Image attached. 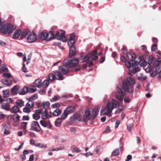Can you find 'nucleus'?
Segmentation results:
<instances>
[{"label":"nucleus","instance_id":"f257e3e1","mask_svg":"<svg viewBox=\"0 0 161 161\" xmlns=\"http://www.w3.org/2000/svg\"><path fill=\"white\" fill-rule=\"evenodd\" d=\"M135 83L134 79L131 77H128L124 81H123V87L122 89L118 87L117 90L119 95H117L115 97L117 99L120 101H122V97L125 95V91L129 93H131L133 91L134 85Z\"/></svg>","mask_w":161,"mask_h":161},{"label":"nucleus","instance_id":"f03ea898","mask_svg":"<svg viewBox=\"0 0 161 161\" xmlns=\"http://www.w3.org/2000/svg\"><path fill=\"white\" fill-rule=\"evenodd\" d=\"M128 58L131 62V67L130 68L128 74L132 75V74H134L140 71V69L138 66L139 63L136 60V56L134 53H128L126 55Z\"/></svg>","mask_w":161,"mask_h":161},{"label":"nucleus","instance_id":"7ed1b4c3","mask_svg":"<svg viewBox=\"0 0 161 161\" xmlns=\"http://www.w3.org/2000/svg\"><path fill=\"white\" fill-rule=\"evenodd\" d=\"M119 102L115 99H113L111 102H108L106 107H103L101 111V114L108 115L111 114L114 108L119 107Z\"/></svg>","mask_w":161,"mask_h":161},{"label":"nucleus","instance_id":"20e7f679","mask_svg":"<svg viewBox=\"0 0 161 161\" xmlns=\"http://www.w3.org/2000/svg\"><path fill=\"white\" fill-rule=\"evenodd\" d=\"M79 63V61L76 58H69L63 61L64 65H67L68 67H73L71 70L72 72H76L80 70L81 67L78 65Z\"/></svg>","mask_w":161,"mask_h":161},{"label":"nucleus","instance_id":"39448f33","mask_svg":"<svg viewBox=\"0 0 161 161\" xmlns=\"http://www.w3.org/2000/svg\"><path fill=\"white\" fill-rule=\"evenodd\" d=\"M100 108L99 106L95 107L92 110V114H91V111L88 109H86L85 111V114L83 117V120L85 121L89 120L92 117L93 119H95L98 115L99 109Z\"/></svg>","mask_w":161,"mask_h":161},{"label":"nucleus","instance_id":"423d86ee","mask_svg":"<svg viewBox=\"0 0 161 161\" xmlns=\"http://www.w3.org/2000/svg\"><path fill=\"white\" fill-rule=\"evenodd\" d=\"M59 71H56L54 72L55 74L57 75L59 80H63V77L62 73L64 75L68 74L69 71V69L67 65H64L63 62V65L58 68Z\"/></svg>","mask_w":161,"mask_h":161},{"label":"nucleus","instance_id":"0eeeda50","mask_svg":"<svg viewBox=\"0 0 161 161\" xmlns=\"http://www.w3.org/2000/svg\"><path fill=\"white\" fill-rule=\"evenodd\" d=\"M60 31L61 32L60 33V31H57L55 35H54L53 31H50L49 34L50 35V38L51 40L56 38L57 39L63 42L66 41L67 39L65 36V31Z\"/></svg>","mask_w":161,"mask_h":161},{"label":"nucleus","instance_id":"6e6552de","mask_svg":"<svg viewBox=\"0 0 161 161\" xmlns=\"http://www.w3.org/2000/svg\"><path fill=\"white\" fill-rule=\"evenodd\" d=\"M148 63L149 64L148 67H149V68L146 69V71H147V70L148 71L152 70L154 71L157 74L160 73V64L158 61L156 60L154 61L152 64V60H149Z\"/></svg>","mask_w":161,"mask_h":161},{"label":"nucleus","instance_id":"1a4fd4ad","mask_svg":"<svg viewBox=\"0 0 161 161\" xmlns=\"http://www.w3.org/2000/svg\"><path fill=\"white\" fill-rule=\"evenodd\" d=\"M15 26L11 24H7L3 26L1 29V32L3 33H8V35L11 34L15 29Z\"/></svg>","mask_w":161,"mask_h":161},{"label":"nucleus","instance_id":"9d476101","mask_svg":"<svg viewBox=\"0 0 161 161\" xmlns=\"http://www.w3.org/2000/svg\"><path fill=\"white\" fill-rule=\"evenodd\" d=\"M30 130L37 132H39L42 130L39 123L36 121H33L31 122Z\"/></svg>","mask_w":161,"mask_h":161},{"label":"nucleus","instance_id":"9b49d317","mask_svg":"<svg viewBox=\"0 0 161 161\" xmlns=\"http://www.w3.org/2000/svg\"><path fill=\"white\" fill-rule=\"evenodd\" d=\"M69 36L70 38L68 42V45L70 47H75V45H74L75 42V33H72L71 34L69 35Z\"/></svg>","mask_w":161,"mask_h":161},{"label":"nucleus","instance_id":"f8f14e48","mask_svg":"<svg viewBox=\"0 0 161 161\" xmlns=\"http://www.w3.org/2000/svg\"><path fill=\"white\" fill-rule=\"evenodd\" d=\"M91 57L90 56L89 54L85 56L83 59H81L82 61H81V63H83L84 62H87V64H88L89 67H91L93 66V62L92 60H88L91 58Z\"/></svg>","mask_w":161,"mask_h":161},{"label":"nucleus","instance_id":"ddd939ff","mask_svg":"<svg viewBox=\"0 0 161 161\" xmlns=\"http://www.w3.org/2000/svg\"><path fill=\"white\" fill-rule=\"evenodd\" d=\"M36 36L33 31L29 35L27 39V42L29 43L33 42L36 41Z\"/></svg>","mask_w":161,"mask_h":161},{"label":"nucleus","instance_id":"4468645a","mask_svg":"<svg viewBox=\"0 0 161 161\" xmlns=\"http://www.w3.org/2000/svg\"><path fill=\"white\" fill-rule=\"evenodd\" d=\"M50 35L49 33H48L46 32H42L40 34V38L42 40H45L47 41L51 40L50 37L48 38V36Z\"/></svg>","mask_w":161,"mask_h":161},{"label":"nucleus","instance_id":"2eb2a0df","mask_svg":"<svg viewBox=\"0 0 161 161\" xmlns=\"http://www.w3.org/2000/svg\"><path fill=\"white\" fill-rule=\"evenodd\" d=\"M120 60L122 62L125 63V64L127 68L130 69L131 68V62L129 60L126 59L124 56H122L121 57Z\"/></svg>","mask_w":161,"mask_h":161},{"label":"nucleus","instance_id":"dca6fc26","mask_svg":"<svg viewBox=\"0 0 161 161\" xmlns=\"http://www.w3.org/2000/svg\"><path fill=\"white\" fill-rule=\"evenodd\" d=\"M1 82L7 86H9L12 84V81L11 80L8 79H3L1 80Z\"/></svg>","mask_w":161,"mask_h":161},{"label":"nucleus","instance_id":"f3484780","mask_svg":"<svg viewBox=\"0 0 161 161\" xmlns=\"http://www.w3.org/2000/svg\"><path fill=\"white\" fill-rule=\"evenodd\" d=\"M12 118L14 121H15V124H14L15 125H17L19 124L18 121L19 120L20 117L17 114H14Z\"/></svg>","mask_w":161,"mask_h":161},{"label":"nucleus","instance_id":"a211bd4d","mask_svg":"<svg viewBox=\"0 0 161 161\" xmlns=\"http://www.w3.org/2000/svg\"><path fill=\"white\" fill-rule=\"evenodd\" d=\"M51 117V115H50L48 114V111L46 109H45L44 112H42V117L43 119H47L48 117L50 118Z\"/></svg>","mask_w":161,"mask_h":161},{"label":"nucleus","instance_id":"6ab92c4d","mask_svg":"<svg viewBox=\"0 0 161 161\" xmlns=\"http://www.w3.org/2000/svg\"><path fill=\"white\" fill-rule=\"evenodd\" d=\"M76 54L75 47H70V49L69 53V56L70 58L75 56Z\"/></svg>","mask_w":161,"mask_h":161},{"label":"nucleus","instance_id":"aec40b11","mask_svg":"<svg viewBox=\"0 0 161 161\" xmlns=\"http://www.w3.org/2000/svg\"><path fill=\"white\" fill-rule=\"evenodd\" d=\"M19 89V86L18 85L14 86L11 90V93L13 95L17 94V92Z\"/></svg>","mask_w":161,"mask_h":161},{"label":"nucleus","instance_id":"412c9836","mask_svg":"<svg viewBox=\"0 0 161 161\" xmlns=\"http://www.w3.org/2000/svg\"><path fill=\"white\" fill-rule=\"evenodd\" d=\"M75 110V107L73 106H69L64 110L68 114L73 113Z\"/></svg>","mask_w":161,"mask_h":161},{"label":"nucleus","instance_id":"4be33fe9","mask_svg":"<svg viewBox=\"0 0 161 161\" xmlns=\"http://www.w3.org/2000/svg\"><path fill=\"white\" fill-rule=\"evenodd\" d=\"M10 110L12 113H14L15 114H17L16 113L18 112H21L20 111L19 108L16 106H14Z\"/></svg>","mask_w":161,"mask_h":161},{"label":"nucleus","instance_id":"5701e85b","mask_svg":"<svg viewBox=\"0 0 161 161\" xmlns=\"http://www.w3.org/2000/svg\"><path fill=\"white\" fill-rule=\"evenodd\" d=\"M2 108L7 111L10 110V105L8 103H3L1 105Z\"/></svg>","mask_w":161,"mask_h":161},{"label":"nucleus","instance_id":"b1692460","mask_svg":"<svg viewBox=\"0 0 161 161\" xmlns=\"http://www.w3.org/2000/svg\"><path fill=\"white\" fill-rule=\"evenodd\" d=\"M21 31L20 29L17 30L14 33L13 38L14 39H16L19 37L20 34L21 33Z\"/></svg>","mask_w":161,"mask_h":161},{"label":"nucleus","instance_id":"393cba45","mask_svg":"<svg viewBox=\"0 0 161 161\" xmlns=\"http://www.w3.org/2000/svg\"><path fill=\"white\" fill-rule=\"evenodd\" d=\"M27 124V123L26 122H22L21 123L20 125L21 128L23 130V132L25 134L26 133V125Z\"/></svg>","mask_w":161,"mask_h":161},{"label":"nucleus","instance_id":"a878e982","mask_svg":"<svg viewBox=\"0 0 161 161\" xmlns=\"http://www.w3.org/2000/svg\"><path fill=\"white\" fill-rule=\"evenodd\" d=\"M34 102L32 101L29 100L28 102L26 104L25 107L30 109L33 108Z\"/></svg>","mask_w":161,"mask_h":161},{"label":"nucleus","instance_id":"bb28decb","mask_svg":"<svg viewBox=\"0 0 161 161\" xmlns=\"http://www.w3.org/2000/svg\"><path fill=\"white\" fill-rule=\"evenodd\" d=\"M28 90V88L26 87H24L20 91L18 92V93L19 95H24L25 94Z\"/></svg>","mask_w":161,"mask_h":161},{"label":"nucleus","instance_id":"cd10ccee","mask_svg":"<svg viewBox=\"0 0 161 161\" xmlns=\"http://www.w3.org/2000/svg\"><path fill=\"white\" fill-rule=\"evenodd\" d=\"M34 84L35 86L36 87H40L42 85V81L41 80L38 79L36 80L34 82Z\"/></svg>","mask_w":161,"mask_h":161},{"label":"nucleus","instance_id":"c85d7f7f","mask_svg":"<svg viewBox=\"0 0 161 161\" xmlns=\"http://www.w3.org/2000/svg\"><path fill=\"white\" fill-rule=\"evenodd\" d=\"M29 31L28 29H25L22 32L21 36V39H23L29 33Z\"/></svg>","mask_w":161,"mask_h":161},{"label":"nucleus","instance_id":"c756f323","mask_svg":"<svg viewBox=\"0 0 161 161\" xmlns=\"http://www.w3.org/2000/svg\"><path fill=\"white\" fill-rule=\"evenodd\" d=\"M16 106L18 108H20L22 107L24 105V102L20 100H18L16 101Z\"/></svg>","mask_w":161,"mask_h":161},{"label":"nucleus","instance_id":"7c9ffc66","mask_svg":"<svg viewBox=\"0 0 161 161\" xmlns=\"http://www.w3.org/2000/svg\"><path fill=\"white\" fill-rule=\"evenodd\" d=\"M147 78L146 76L144 75L143 74H141L140 76L138 77V79L140 81H143L145 80Z\"/></svg>","mask_w":161,"mask_h":161},{"label":"nucleus","instance_id":"2f4dec72","mask_svg":"<svg viewBox=\"0 0 161 161\" xmlns=\"http://www.w3.org/2000/svg\"><path fill=\"white\" fill-rule=\"evenodd\" d=\"M61 113V112L60 109H57L53 112V115L55 116H58Z\"/></svg>","mask_w":161,"mask_h":161},{"label":"nucleus","instance_id":"473e14b6","mask_svg":"<svg viewBox=\"0 0 161 161\" xmlns=\"http://www.w3.org/2000/svg\"><path fill=\"white\" fill-rule=\"evenodd\" d=\"M60 118H58L55 121V125L57 127H59L61 124L62 122Z\"/></svg>","mask_w":161,"mask_h":161},{"label":"nucleus","instance_id":"72a5a7b5","mask_svg":"<svg viewBox=\"0 0 161 161\" xmlns=\"http://www.w3.org/2000/svg\"><path fill=\"white\" fill-rule=\"evenodd\" d=\"M56 78V76L52 74H50L48 76V79L50 81L54 80Z\"/></svg>","mask_w":161,"mask_h":161},{"label":"nucleus","instance_id":"f704fd0d","mask_svg":"<svg viewBox=\"0 0 161 161\" xmlns=\"http://www.w3.org/2000/svg\"><path fill=\"white\" fill-rule=\"evenodd\" d=\"M49 81H50L48 79L45 80L42 84V86L44 88L47 87L49 84Z\"/></svg>","mask_w":161,"mask_h":161},{"label":"nucleus","instance_id":"c9c22d12","mask_svg":"<svg viewBox=\"0 0 161 161\" xmlns=\"http://www.w3.org/2000/svg\"><path fill=\"white\" fill-rule=\"evenodd\" d=\"M71 150L75 152L79 153L80 152V149L76 147L75 146H72L71 147Z\"/></svg>","mask_w":161,"mask_h":161},{"label":"nucleus","instance_id":"e433bc0d","mask_svg":"<svg viewBox=\"0 0 161 161\" xmlns=\"http://www.w3.org/2000/svg\"><path fill=\"white\" fill-rule=\"evenodd\" d=\"M68 115V113L64 110V112L61 115L60 119L62 120L64 119L67 117Z\"/></svg>","mask_w":161,"mask_h":161},{"label":"nucleus","instance_id":"4c0bfd02","mask_svg":"<svg viewBox=\"0 0 161 161\" xmlns=\"http://www.w3.org/2000/svg\"><path fill=\"white\" fill-rule=\"evenodd\" d=\"M2 125L3 126L2 130H3L5 129H10V125L8 123H7V124H3Z\"/></svg>","mask_w":161,"mask_h":161},{"label":"nucleus","instance_id":"58836bf2","mask_svg":"<svg viewBox=\"0 0 161 161\" xmlns=\"http://www.w3.org/2000/svg\"><path fill=\"white\" fill-rule=\"evenodd\" d=\"M34 145L40 148H46L47 147L46 145L40 143H36Z\"/></svg>","mask_w":161,"mask_h":161},{"label":"nucleus","instance_id":"ea45409f","mask_svg":"<svg viewBox=\"0 0 161 161\" xmlns=\"http://www.w3.org/2000/svg\"><path fill=\"white\" fill-rule=\"evenodd\" d=\"M42 104L43 108L44 109H46L48 108L50 105V103L48 102H47L46 103H42Z\"/></svg>","mask_w":161,"mask_h":161},{"label":"nucleus","instance_id":"a19ab883","mask_svg":"<svg viewBox=\"0 0 161 161\" xmlns=\"http://www.w3.org/2000/svg\"><path fill=\"white\" fill-rule=\"evenodd\" d=\"M3 97L4 98H6L7 97L9 94V91L8 90H3Z\"/></svg>","mask_w":161,"mask_h":161},{"label":"nucleus","instance_id":"79ce46f5","mask_svg":"<svg viewBox=\"0 0 161 161\" xmlns=\"http://www.w3.org/2000/svg\"><path fill=\"white\" fill-rule=\"evenodd\" d=\"M0 70L3 72H7L8 70L6 66L4 65L0 68Z\"/></svg>","mask_w":161,"mask_h":161},{"label":"nucleus","instance_id":"37998d69","mask_svg":"<svg viewBox=\"0 0 161 161\" xmlns=\"http://www.w3.org/2000/svg\"><path fill=\"white\" fill-rule=\"evenodd\" d=\"M32 118L35 120H37L40 119V116L34 113L32 114Z\"/></svg>","mask_w":161,"mask_h":161},{"label":"nucleus","instance_id":"c03bdc74","mask_svg":"<svg viewBox=\"0 0 161 161\" xmlns=\"http://www.w3.org/2000/svg\"><path fill=\"white\" fill-rule=\"evenodd\" d=\"M51 107L53 108H58L60 107V105L58 103H56L52 105Z\"/></svg>","mask_w":161,"mask_h":161},{"label":"nucleus","instance_id":"a18cd8bd","mask_svg":"<svg viewBox=\"0 0 161 161\" xmlns=\"http://www.w3.org/2000/svg\"><path fill=\"white\" fill-rule=\"evenodd\" d=\"M119 151L117 149H115L113 152L112 155L113 156H117L119 155Z\"/></svg>","mask_w":161,"mask_h":161},{"label":"nucleus","instance_id":"49530a36","mask_svg":"<svg viewBox=\"0 0 161 161\" xmlns=\"http://www.w3.org/2000/svg\"><path fill=\"white\" fill-rule=\"evenodd\" d=\"M40 123L41 125L44 127H46L47 126V123L44 120H41Z\"/></svg>","mask_w":161,"mask_h":161},{"label":"nucleus","instance_id":"de8ad7c7","mask_svg":"<svg viewBox=\"0 0 161 161\" xmlns=\"http://www.w3.org/2000/svg\"><path fill=\"white\" fill-rule=\"evenodd\" d=\"M43 111V109H37V110H35V114L38 115H40V114H42V112Z\"/></svg>","mask_w":161,"mask_h":161},{"label":"nucleus","instance_id":"09e8293b","mask_svg":"<svg viewBox=\"0 0 161 161\" xmlns=\"http://www.w3.org/2000/svg\"><path fill=\"white\" fill-rule=\"evenodd\" d=\"M3 76L7 78H9L11 77L10 74L8 73H5L3 74Z\"/></svg>","mask_w":161,"mask_h":161},{"label":"nucleus","instance_id":"8fccbe9b","mask_svg":"<svg viewBox=\"0 0 161 161\" xmlns=\"http://www.w3.org/2000/svg\"><path fill=\"white\" fill-rule=\"evenodd\" d=\"M23 112L25 113H29L31 111V110L29 108H27L25 107L23 109Z\"/></svg>","mask_w":161,"mask_h":161},{"label":"nucleus","instance_id":"3c124183","mask_svg":"<svg viewBox=\"0 0 161 161\" xmlns=\"http://www.w3.org/2000/svg\"><path fill=\"white\" fill-rule=\"evenodd\" d=\"M37 97V96L36 95H34L30 97L28 99V100L31 101H32V100H35L36 99Z\"/></svg>","mask_w":161,"mask_h":161},{"label":"nucleus","instance_id":"603ef678","mask_svg":"<svg viewBox=\"0 0 161 161\" xmlns=\"http://www.w3.org/2000/svg\"><path fill=\"white\" fill-rule=\"evenodd\" d=\"M157 49V44H153V45L151 50L152 51H155Z\"/></svg>","mask_w":161,"mask_h":161},{"label":"nucleus","instance_id":"864d4df0","mask_svg":"<svg viewBox=\"0 0 161 161\" xmlns=\"http://www.w3.org/2000/svg\"><path fill=\"white\" fill-rule=\"evenodd\" d=\"M97 53V50H95L93 51L91 53H89L90 56L92 57V56H94L96 55Z\"/></svg>","mask_w":161,"mask_h":161},{"label":"nucleus","instance_id":"5fc2aeb1","mask_svg":"<svg viewBox=\"0 0 161 161\" xmlns=\"http://www.w3.org/2000/svg\"><path fill=\"white\" fill-rule=\"evenodd\" d=\"M133 125L132 124H129L127 125V129L128 131H130L132 130Z\"/></svg>","mask_w":161,"mask_h":161},{"label":"nucleus","instance_id":"6e6d98bb","mask_svg":"<svg viewBox=\"0 0 161 161\" xmlns=\"http://www.w3.org/2000/svg\"><path fill=\"white\" fill-rule=\"evenodd\" d=\"M121 52H122L124 54H126L127 55V54L128 53L127 52V49L125 48V47H123L122 49H121Z\"/></svg>","mask_w":161,"mask_h":161},{"label":"nucleus","instance_id":"4d7b16f0","mask_svg":"<svg viewBox=\"0 0 161 161\" xmlns=\"http://www.w3.org/2000/svg\"><path fill=\"white\" fill-rule=\"evenodd\" d=\"M58 99V97L56 96H55L54 97L51 99L50 101L52 102H53L57 100Z\"/></svg>","mask_w":161,"mask_h":161},{"label":"nucleus","instance_id":"13d9d810","mask_svg":"<svg viewBox=\"0 0 161 161\" xmlns=\"http://www.w3.org/2000/svg\"><path fill=\"white\" fill-rule=\"evenodd\" d=\"M22 71L24 73H26L28 72L27 69L25 67V64H23V66L22 69Z\"/></svg>","mask_w":161,"mask_h":161},{"label":"nucleus","instance_id":"bf43d9fd","mask_svg":"<svg viewBox=\"0 0 161 161\" xmlns=\"http://www.w3.org/2000/svg\"><path fill=\"white\" fill-rule=\"evenodd\" d=\"M32 86H31L30 87H29L30 92H33L36 91V88H32L31 87Z\"/></svg>","mask_w":161,"mask_h":161},{"label":"nucleus","instance_id":"052dcab7","mask_svg":"<svg viewBox=\"0 0 161 161\" xmlns=\"http://www.w3.org/2000/svg\"><path fill=\"white\" fill-rule=\"evenodd\" d=\"M29 119V117L28 116H23L22 117V120H28Z\"/></svg>","mask_w":161,"mask_h":161},{"label":"nucleus","instance_id":"680f3d73","mask_svg":"<svg viewBox=\"0 0 161 161\" xmlns=\"http://www.w3.org/2000/svg\"><path fill=\"white\" fill-rule=\"evenodd\" d=\"M110 131V127L108 126H106L105 132L106 133H109Z\"/></svg>","mask_w":161,"mask_h":161},{"label":"nucleus","instance_id":"e2e57ef3","mask_svg":"<svg viewBox=\"0 0 161 161\" xmlns=\"http://www.w3.org/2000/svg\"><path fill=\"white\" fill-rule=\"evenodd\" d=\"M105 60V58L104 57L102 56L99 60V62L101 63H103Z\"/></svg>","mask_w":161,"mask_h":161},{"label":"nucleus","instance_id":"0e129e2a","mask_svg":"<svg viewBox=\"0 0 161 161\" xmlns=\"http://www.w3.org/2000/svg\"><path fill=\"white\" fill-rule=\"evenodd\" d=\"M9 129H5L4 130V134L5 135H8L10 134Z\"/></svg>","mask_w":161,"mask_h":161},{"label":"nucleus","instance_id":"69168bd1","mask_svg":"<svg viewBox=\"0 0 161 161\" xmlns=\"http://www.w3.org/2000/svg\"><path fill=\"white\" fill-rule=\"evenodd\" d=\"M29 134L31 137H36L35 134L33 132H29Z\"/></svg>","mask_w":161,"mask_h":161},{"label":"nucleus","instance_id":"338daca9","mask_svg":"<svg viewBox=\"0 0 161 161\" xmlns=\"http://www.w3.org/2000/svg\"><path fill=\"white\" fill-rule=\"evenodd\" d=\"M130 99L128 97H125L124 98V101L125 103H129L130 102Z\"/></svg>","mask_w":161,"mask_h":161},{"label":"nucleus","instance_id":"774afa93","mask_svg":"<svg viewBox=\"0 0 161 161\" xmlns=\"http://www.w3.org/2000/svg\"><path fill=\"white\" fill-rule=\"evenodd\" d=\"M92 56V57L91 58H92V60L93 61H95L97 59L98 57L96 55H94V56Z\"/></svg>","mask_w":161,"mask_h":161}]
</instances>
